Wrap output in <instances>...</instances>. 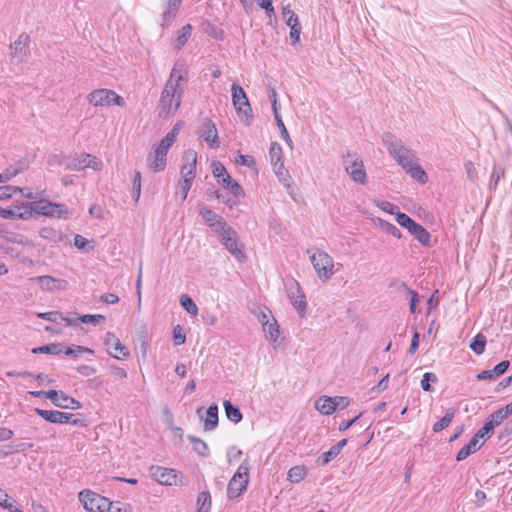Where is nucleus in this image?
Instances as JSON below:
<instances>
[{"label": "nucleus", "mask_w": 512, "mask_h": 512, "mask_svg": "<svg viewBox=\"0 0 512 512\" xmlns=\"http://www.w3.org/2000/svg\"><path fill=\"white\" fill-rule=\"evenodd\" d=\"M505 419H507V417H504V414L500 409L493 412L488 418L495 427L499 426Z\"/></svg>", "instance_id": "nucleus-60"}, {"label": "nucleus", "mask_w": 512, "mask_h": 512, "mask_svg": "<svg viewBox=\"0 0 512 512\" xmlns=\"http://www.w3.org/2000/svg\"><path fill=\"white\" fill-rule=\"evenodd\" d=\"M510 366V362L508 360H503L501 361L500 363H498L494 368H493V372H494V375L496 377L498 376H501L502 374H504L507 369L509 368Z\"/></svg>", "instance_id": "nucleus-62"}, {"label": "nucleus", "mask_w": 512, "mask_h": 512, "mask_svg": "<svg viewBox=\"0 0 512 512\" xmlns=\"http://www.w3.org/2000/svg\"><path fill=\"white\" fill-rule=\"evenodd\" d=\"M35 412L44 420L55 423V424H66L71 423L73 425H77L80 423V420L74 418V415L71 413L61 412L58 410H44L40 408H35Z\"/></svg>", "instance_id": "nucleus-13"}, {"label": "nucleus", "mask_w": 512, "mask_h": 512, "mask_svg": "<svg viewBox=\"0 0 512 512\" xmlns=\"http://www.w3.org/2000/svg\"><path fill=\"white\" fill-rule=\"evenodd\" d=\"M485 346H486V337L482 333H478L474 337L472 343L470 344L471 350L477 355H481L484 353Z\"/></svg>", "instance_id": "nucleus-40"}, {"label": "nucleus", "mask_w": 512, "mask_h": 512, "mask_svg": "<svg viewBox=\"0 0 512 512\" xmlns=\"http://www.w3.org/2000/svg\"><path fill=\"white\" fill-rule=\"evenodd\" d=\"M152 475L162 485L176 484L177 474L174 469L163 467H152Z\"/></svg>", "instance_id": "nucleus-23"}, {"label": "nucleus", "mask_w": 512, "mask_h": 512, "mask_svg": "<svg viewBox=\"0 0 512 512\" xmlns=\"http://www.w3.org/2000/svg\"><path fill=\"white\" fill-rule=\"evenodd\" d=\"M483 444L484 441L480 443L479 440L473 436L470 441L459 450L456 455V460L459 462L465 460L472 453L478 451Z\"/></svg>", "instance_id": "nucleus-25"}, {"label": "nucleus", "mask_w": 512, "mask_h": 512, "mask_svg": "<svg viewBox=\"0 0 512 512\" xmlns=\"http://www.w3.org/2000/svg\"><path fill=\"white\" fill-rule=\"evenodd\" d=\"M287 297L290 299L291 304L298 311L300 316H304L307 309L306 296L303 293L300 284L293 278L285 282Z\"/></svg>", "instance_id": "nucleus-9"}, {"label": "nucleus", "mask_w": 512, "mask_h": 512, "mask_svg": "<svg viewBox=\"0 0 512 512\" xmlns=\"http://www.w3.org/2000/svg\"><path fill=\"white\" fill-rule=\"evenodd\" d=\"M339 453L331 446L330 449L324 452L317 460L321 466L327 465L331 460L335 459Z\"/></svg>", "instance_id": "nucleus-49"}, {"label": "nucleus", "mask_w": 512, "mask_h": 512, "mask_svg": "<svg viewBox=\"0 0 512 512\" xmlns=\"http://www.w3.org/2000/svg\"><path fill=\"white\" fill-rule=\"evenodd\" d=\"M133 192L135 195V200L138 201L141 193V173L139 171H137L134 175Z\"/></svg>", "instance_id": "nucleus-59"}, {"label": "nucleus", "mask_w": 512, "mask_h": 512, "mask_svg": "<svg viewBox=\"0 0 512 512\" xmlns=\"http://www.w3.org/2000/svg\"><path fill=\"white\" fill-rule=\"evenodd\" d=\"M380 228L387 234H390L396 238H401V231L392 223L380 220L379 222Z\"/></svg>", "instance_id": "nucleus-44"}, {"label": "nucleus", "mask_w": 512, "mask_h": 512, "mask_svg": "<svg viewBox=\"0 0 512 512\" xmlns=\"http://www.w3.org/2000/svg\"><path fill=\"white\" fill-rule=\"evenodd\" d=\"M0 217L3 219L27 220L30 218V212L28 210L20 211L17 206H15L14 209H5L0 207Z\"/></svg>", "instance_id": "nucleus-29"}, {"label": "nucleus", "mask_w": 512, "mask_h": 512, "mask_svg": "<svg viewBox=\"0 0 512 512\" xmlns=\"http://www.w3.org/2000/svg\"><path fill=\"white\" fill-rule=\"evenodd\" d=\"M454 415H455V410L453 408H449L447 411H446V414L436 423H434L433 425V431L435 433H438L440 431H442L443 429L447 428L453 418H454Z\"/></svg>", "instance_id": "nucleus-37"}, {"label": "nucleus", "mask_w": 512, "mask_h": 512, "mask_svg": "<svg viewBox=\"0 0 512 512\" xmlns=\"http://www.w3.org/2000/svg\"><path fill=\"white\" fill-rule=\"evenodd\" d=\"M269 157L273 167H277V165H280V168H283L282 148L278 143L273 142L271 144L269 149Z\"/></svg>", "instance_id": "nucleus-35"}, {"label": "nucleus", "mask_w": 512, "mask_h": 512, "mask_svg": "<svg viewBox=\"0 0 512 512\" xmlns=\"http://www.w3.org/2000/svg\"><path fill=\"white\" fill-rule=\"evenodd\" d=\"M184 164L181 167V177L183 181L193 183L196 176V163L197 153L196 151L189 149L185 151L183 155Z\"/></svg>", "instance_id": "nucleus-17"}, {"label": "nucleus", "mask_w": 512, "mask_h": 512, "mask_svg": "<svg viewBox=\"0 0 512 512\" xmlns=\"http://www.w3.org/2000/svg\"><path fill=\"white\" fill-rule=\"evenodd\" d=\"M173 339L175 345H182L186 341V335L183 332V328L180 325H177L173 329Z\"/></svg>", "instance_id": "nucleus-53"}, {"label": "nucleus", "mask_w": 512, "mask_h": 512, "mask_svg": "<svg viewBox=\"0 0 512 512\" xmlns=\"http://www.w3.org/2000/svg\"><path fill=\"white\" fill-rule=\"evenodd\" d=\"M219 184L223 185L236 197L242 196L244 194L243 189L239 183L233 180L230 175H226V177L222 178V181Z\"/></svg>", "instance_id": "nucleus-36"}, {"label": "nucleus", "mask_w": 512, "mask_h": 512, "mask_svg": "<svg viewBox=\"0 0 512 512\" xmlns=\"http://www.w3.org/2000/svg\"><path fill=\"white\" fill-rule=\"evenodd\" d=\"M218 425V406L212 404L206 411V418L204 420V430L211 431Z\"/></svg>", "instance_id": "nucleus-28"}, {"label": "nucleus", "mask_w": 512, "mask_h": 512, "mask_svg": "<svg viewBox=\"0 0 512 512\" xmlns=\"http://www.w3.org/2000/svg\"><path fill=\"white\" fill-rule=\"evenodd\" d=\"M437 381H438V378H437L436 374H434L432 372H426L423 375V378L421 380V387L424 391L430 392L433 390L432 386L430 385V382L436 383Z\"/></svg>", "instance_id": "nucleus-47"}, {"label": "nucleus", "mask_w": 512, "mask_h": 512, "mask_svg": "<svg viewBox=\"0 0 512 512\" xmlns=\"http://www.w3.org/2000/svg\"><path fill=\"white\" fill-rule=\"evenodd\" d=\"M221 238L222 244L225 248L240 262L243 263L247 260V256L243 249L238 246V236L236 231L228 226L218 234Z\"/></svg>", "instance_id": "nucleus-10"}, {"label": "nucleus", "mask_w": 512, "mask_h": 512, "mask_svg": "<svg viewBox=\"0 0 512 512\" xmlns=\"http://www.w3.org/2000/svg\"><path fill=\"white\" fill-rule=\"evenodd\" d=\"M53 207L59 208L57 203H52L45 200L34 201L17 206L18 210L20 211L28 210L30 212V217L32 216L33 212L43 216H53V212L50 210L53 209Z\"/></svg>", "instance_id": "nucleus-19"}, {"label": "nucleus", "mask_w": 512, "mask_h": 512, "mask_svg": "<svg viewBox=\"0 0 512 512\" xmlns=\"http://www.w3.org/2000/svg\"><path fill=\"white\" fill-rule=\"evenodd\" d=\"M182 1L183 0H164L161 14V27L165 28L171 25L177 16Z\"/></svg>", "instance_id": "nucleus-20"}, {"label": "nucleus", "mask_w": 512, "mask_h": 512, "mask_svg": "<svg viewBox=\"0 0 512 512\" xmlns=\"http://www.w3.org/2000/svg\"><path fill=\"white\" fill-rule=\"evenodd\" d=\"M196 506V512H210L212 506V498L209 491H202L199 493Z\"/></svg>", "instance_id": "nucleus-31"}, {"label": "nucleus", "mask_w": 512, "mask_h": 512, "mask_svg": "<svg viewBox=\"0 0 512 512\" xmlns=\"http://www.w3.org/2000/svg\"><path fill=\"white\" fill-rule=\"evenodd\" d=\"M102 162L95 156L88 153H81L73 157L67 163V168L74 171H80L85 168H92L94 171L102 169Z\"/></svg>", "instance_id": "nucleus-12"}, {"label": "nucleus", "mask_w": 512, "mask_h": 512, "mask_svg": "<svg viewBox=\"0 0 512 512\" xmlns=\"http://www.w3.org/2000/svg\"><path fill=\"white\" fill-rule=\"evenodd\" d=\"M23 192V189L16 186H1L0 187V200L10 199L14 194Z\"/></svg>", "instance_id": "nucleus-46"}, {"label": "nucleus", "mask_w": 512, "mask_h": 512, "mask_svg": "<svg viewBox=\"0 0 512 512\" xmlns=\"http://www.w3.org/2000/svg\"><path fill=\"white\" fill-rule=\"evenodd\" d=\"M61 352H62V345L58 344V343H51V344L43 345V346L36 347V348L32 349V353H34V354L45 353V354L57 355V354H60Z\"/></svg>", "instance_id": "nucleus-39"}, {"label": "nucleus", "mask_w": 512, "mask_h": 512, "mask_svg": "<svg viewBox=\"0 0 512 512\" xmlns=\"http://www.w3.org/2000/svg\"><path fill=\"white\" fill-rule=\"evenodd\" d=\"M282 15L285 23L288 26L291 27L293 24H300L298 16L289 7L283 8Z\"/></svg>", "instance_id": "nucleus-48"}, {"label": "nucleus", "mask_w": 512, "mask_h": 512, "mask_svg": "<svg viewBox=\"0 0 512 512\" xmlns=\"http://www.w3.org/2000/svg\"><path fill=\"white\" fill-rule=\"evenodd\" d=\"M18 175L17 170H13L10 166H8L3 173H0V183H6L10 181L12 178Z\"/></svg>", "instance_id": "nucleus-57"}, {"label": "nucleus", "mask_w": 512, "mask_h": 512, "mask_svg": "<svg viewBox=\"0 0 512 512\" xmlns=\"http://www.w3.org/2000/svg\"><path fill=\"white\" fill-rule=\"evenodd\" d=\"M256 1L261 8L265 9L266 14L269 18H271L272 16L275 15V10L272 5V0H256Z\"/></svg>", "instance_id": "nucleus-58"}, {"label": "nucleus", "mask_w": 512, "mask_h": 512, "mask_svg": "<svg viewBox=\"0 0 512 512\" xmlns=\"http://www.w3.org/2000/svg\"><path fill=\"white\" fill-rule=\"evenodd\" d=\"M310 261L319 279L328 281L334 275L333 258L325 251L316 249L310 256Z\"/></svg>", "instance_id": "nucleus-3"}, {"label": "nucleus", "mask_w": 512, "mask_h": 512, "mask_svg": "<svg viewBox=\"0 0 512 512\" xmlns=\"http://www.w3.org/2000/svg\"><path fill=\"white\" fill-rule=\"evenodd\" d=\"M406 226V229L424 246L429 245L430 243V234L429 232L420 224L416 223L413 219Z\"/></svg>", "instance_id": "nucleus-24"}, {"label": "nucleus", "mask_w": 512, "mask_h": 512, "mask_svg": "<svg viewBox=\"0 0 512 512\" xmlns=\"http://www.w3.org/2000/svg\"><path fill=\"white\" fill-rule=\"evenodd\" d=\"M307 475V468L304 465H297L289 469L287 479L291 483H299Z\"/></svg>", "instance_id": "nucleus-32"}, {"label": "nucleus", "mask_w": 512, "mask_h": 512, "mask_svg": "<svg viewBox=\"0 0 512 512\" xmlns=\"http://www.w3.org/2000/svg\"><path fill=\"white\" fill-rule=\"evenodd\" d=\"M223 406H224L225 414H226V417L228 418V420H230L236 424L242 421V419H243L242 413L240 412L238 407L234 406L231 403L230 400H225L223 402Z\"/></svg>", "instance_id": "nucleus-30"}, {"label": "nucleus", "mask_w": 512, "mask_h": 512, "mask_svg": "<svg viewBox=\"0 0 512 512\" xmlns=\"http://www.w3.org/2000/svg\"><path fill=\"white\" fill-rule=\"evenodd\" d=\"M504 175L505 169L500 165H494L489 182L490 189H496L499 181L504 177Z\"/></svg>", "instance_id": "nucleus-43"}, {"label": "nucleus", "mask_w": 512, "mask_h": 512, "mask_svg": "<svg viewBox=\"0 0 512 512\" xmlns=\"http://www.w3.org/2000/svg\"><path fill=\"white\" fill-rule=\"evenodd\" d=\"M179 131L180 126L179 124H176L157 145L166 151H169L170 147L176 141V137L179 134Z\"/></svg>", "instance_id": "nucleus-33"}, {"label": "nucleus", "mask_w": 512, "mask_h": 512, "mask_svg": "<svg viewBox=\"0 0 512 512\" xmlns=\"http://www.w3.org/2000/svg\"><path fill=\"white\" fill-rule=\"evenodd\" d=\"M79 500L85 510L89 512H105L112 508V502L100 494L91 490H83L79 493Z\"/></svg>", "instance_id": "nucleus-8"}, {"label": "nucleus", "mask_w": 512, "mask_h": 512, "mask_svg": "<svg viewBox=\"0 0 512 512\" xmlns=\"http://www.w3.org/2000/svg\"><path fill=\"white\" fill-rule=\"evenodd\" d=\"M200 136L208 143L211 148H218L220 146V141L218 137V132L215 124L206 119L200 131Z\"/></svg>", "instance_id": "nucleus-22"}, {"label": "nucleus", "mask_w": 512, "mask_h": 512, "mask_svg": "<svg viewBox=\"0 0 512 512\" xmlns=\"http://www.w3.org/2000/svg\"><path fill=\"white\" fill-rule=\"evenodd\" d=\"M79 321H81L82 323H90V324H93V325H97L101 322H104L105 321V316L103 315H89V314H86V315H82V316H79L77 318Z\"/></svg>", "instance_id": "nucleus-50"}, {"label": "nucleus", "mask_w": 512, "mask_h": 512, "mask_svg": "<svg viewBox=\"0 0 512 512\" xmlns=\"http://www.w3.org/2000/svg\"><path fill=\"white\" fill-rule=\"evenodd\" d=\"M382 141L389 154L412 178L423 184L427 182L428 176L417 164L416 154L412 149L403 145L402 141L390 132L382 135Z\"/></svg>", "instance_id": "nucleus-1"}, {"label": "nucleus", "mask_w": 512, "mask_h": 512, "mask_svg": "<svg viewBox=\"0 0 512 512\" xmlns=\"http://www.w3.org/2000/svg\"><path fill=\"white\" fill-rule=\"evenodd\" d=\"M168 151L161 148L157 144L147 155V166L153 172H161L167 166Z\"/></svg>", "instance_id": "nucleus-14"}, {"label": "nucleus", "mask_w": 512, "mask_h": 512, "mask_svg": "<svg viewBox=\"0 0 512 512\" xmlns=\"http://www.w3.org/2000/svg\"><path fill=\"white\" fill-rule=\"evenodd\" d=\"M199 214L202 216L205 223L217 234L227 229L229 226L222 216L216 214L206 206H199Z\"/></svg>", "instance_id": "nucleus-15"}, {"label": "nucleus", "mask_w": 512, "mask_h": 512, "mask_svg": "<svg viewBox=\"0 0 512 512\" xmlns=\"http://www.w3.org/2000/svg\"><path fill=\"white\" fill-rule=\"evenodd\" d=\"M180 304L192 316L198 315V307L190 296L186 294L181 295Z\"/></svg>", "instance_id": "nucleus-41"}, {"label": "nucleus", "mask_w": 512, "mask_h": 512, "mask_svg": "<svg viewBox=\"0 0 512 512\" xmlns=\"http://www.w3.org/2000/svg\"><path fill=\"white\" fill-rule=\"evenodd\" d=\"M47 399L51 400L52 403L62 409H79L82 407L81 403L66 395L63 391L48 390Z\"/></svg>", "instance_id": "nucleus-16"}, {"label": "nucleus", "mask_w": 512, "mask_h": 512, "mask_svg": "<svg viewBox=\"0 0 512 512\" xmlns=\"http://www.w3.org/2000/svg\"><path fill=\"white\" fill-rule=\"evenodd\" d=\"M15 501L11 499V497L0 488V506L4 509L12 510L13 503Z\"/></svg>", "instance_id": "nucleus-54"}, {"label": "nucleus", "mask_w": 512, "mask_h": 512, "mask_svg": "<svg viewBox=\"0 0 512 512\" xmlns=\"http://www.w3.org/2000/svg\"><path fill=\"white\" fill-rule=\"evenodd\" d=\"M87 101L94 107L110 106L112 104L123 107L125 105L123 97L115 91L106 88L95 89L90 92L87 95Z\"/></svg>", "instance_id": "nucleus-6"}, {"label": "nucleus", "mask_w": 512, "mask_h": 512, "mask_svg": "<svg viewBox=\"0 0 512 512\" xmlns=\"http://www.w3.org/2000/svg\"><path fill=\"white\" fill-rule=\"evenodd\" d=\"M83 352H86V353H89V354H93L94 353V351L92 349L87 348V347H83V346H76L75 349L67 348L64 353L66 355H69V356L78 357Z\"/></svg>", "instance_id": "nucleus-55"}, {"label": "nucleus", "mask_w": 512, "mask_h": 512, "mask_svg": "<svg viewBox=\"0 0 512 512\" xmlns=\"http://www.w3.org/2000/svg\"><path fill=\"white\" fill-rule=\"evenodd\" d=\"M249 469V461L245 459L228 483L227 495L230 499L240 496L246 490L249 480Z\"/></svg>", "instance_id": "nucleus-4"}, {"label": "nucleus", "mask_w": 512, "mask_h": 512, "mask_svg": "<svg viewBox=\"0 0 512 512\" xmlns=\"http://www.w3.org/2000/svg\"><path fill=\"white\" fill-rule=\"evenodd\" d=\"M184 89L173 88L172 84H165L158 104V115L169 118L177 112L181 105Z\"/></svg>", "instance_id": "nucleus-2"}, {"label": "nucleus", "mask_w": 512, "mask_h": 512, "mask_svg": "<svg viewBox=\"0 0 512 512\" xmlns=\"http://www.w3.org/2000/svg\"><path fill=\"white\" fill-rule=\"evenodd\" d=\"M333 402L335 403V410H336L337 408H340V409L346 408L349 405L350 400L348 397L335 396V397H333Z\"/></svg>", "instance_id": "nucleus-63"}, {"label": "nucleus", "mask_w": 512, "mask_h": 512, "mask_svg": "<svg viewBox=\"0 0 512 512\" xmlns=\"http://www.w3.org/2000/svg\"><path fill=\"white\" fill-rule=\"evenodd\" d=\"M236 163L249 168H256V161L254 157L251 155L239 154L236 159Z\"/></svg>", "instance_id": "nucleus-51"}, {"label": "nucleus", "mask_w": 512, "mask_h": 512, "mask_svg": "<svg viewBox=\"0 0 512 512\" xmlns=\"http://www.w3.org/2000/svg\"><path fill=\"white\" fill-rule=\"evenodd\" d=\"M30 36L21 33L18 38L9 46V56L12 62H23L29 54Z\"/></svg>", "instance_id": "nucleus-11"}, {"label": "nucleus", "mask_w": 512, "mask_h": 512, "mask_svg": "<svg viewBox=\"0 0 512 512\" xmlns=\"http://www.w3.org/2000/svg\"><path fill=\"white\" fill-rule=\"evenodd\" d=\"M32 447H33L32 443H21V444L17 445L14 449H12V446L9 445V446H7V448H9L8 450H5V451L2 450V456L6 457L12 453L24 451V450H26L28 448H32Z\"/></svg>", "instance_id": "nucleus-56"}, {"label": "nucleus", "mask_w": 512, "mask_h": 512, "mask_svg": "<svg viewBox=\"0 0 512 512\" xmlns=\"http://www.w3.org/2000/svg\"><path fill=\"white\" fill-rule=\"evenodd\" d=\"M89 214L97 219H103V208L98 204H93L89 209Z\"/></svg>", "instance_id": "nucleus-64"}, {"label": "nucleus", "mask_w": 512, "mask_h": 512, "mask_svg": "<svg viewBox=\"0 0 512 512\" xmlns=\"http://www.w3.org/2000/svg\"><path fill=\"white\" fill-rule=\"evenodd\" d=\"M213 175L215 178H217L218 183L222 181V178L226 177V175H229L226 171V168L224 165L220 162H213Z\"/></svg>", "instance_id": "nucleus-52"}, {"label": "nucleus", "mask_w": 512, "mask_h": 512, "mask_svg": "<svg viewBox=\"0 0 512 512\" xmlns=\"http://www.w3.org/2000/svg\"><path fill=\"white\" fill-rule=\"evenodd\" d=\"M494 425L492 424V422H490L489 420L486 421V423L484 424V426L482 428H480L478 430V432L474 435L479 441L480 439H483V441H485V439L489 438L493 432V429H494Z\"/></svg>", "instance_id": "nucleus-45"}, {"label": "nucleus", "mask_w": 512, "mask_h": 512, "mask_svg": "<svg viewBox=\"0 0 512 512\" xmlns=\"http://www.w3.org/2000/svg\"><path fill=\"white\" fill-rule=\"evenodd\" d=\"M104 344L108 349V353L116 359H125L129 356V351L126 346H124L119 338L112 332L106 333Z\"/></svg>", "instance_id": "nucleus-18"}, {"label": "nucleus", "mask_w": 512, "mask_h": 512, "mask_svg": "<svg viewBox=\"0 0 512 512\" xmlns=\"http://www.w3.org/2000/svg\"><path fill=\"white\" fill-rule=\"evenodd\" d=\"M290 28V39L292 40V45H295L300 40L301 25L293 24Z\"/></svg>", "instance_id": "nucleus-61"}, {"label": "nucleus", "mask_w": 512, "mask_h": 512, "mask_svg": "<svg viewBox=\"0 0 512 512\" xmlns=\"http://www.w3.org/2000/svg\"><path fill=\"white\" fill-rule=\"evenodd\" d=\"M188 440L193 444V449L197 454L200 456L209 455L208 445L202 439L189 435Z\"/></svg>", "instance_id": "nucleus-38"}, {"label": "nucleus", "mask_w": 512, "mask_h": 512, "mask_svg": "<svg viewBox=\"0 0 512 512\" xmlns=\"http://www.w3.org/2000/svg\"><path fill=\"white\" fill-rule=\"evenodd\" d=\"M34 280H36L42 290L44 291H60L65 290L68 287V282L64 279H57L50 275L38 276Z\"/></svg>", "instance_id": "nucleus-21"}, {"label": "nucleus", "mask_w": 512, "mask_h": 512, "mask_svg": "<svg viewBox=\"0 0 512 512\" xmlns=\"http://www.w3.org/2000/svg\"><path fill=\"white\" fill-rule=\"evenodd\" d=\"M315 408L323 415H330L335 412L333 397L321 396L315 402Z\"/></svg>", "instance_id": "nucleus-27"}, {"label": "nucleus", "mask_w": 512, "mask_h": 512, "mask_svg": "<svg viewBox=\"0 0 512 512\" xmlns=\"http://www.w3.org/2000/svg\"><path fill=\"white\" fill-rule=\"evenodd\" d=\"M231 91L232 103L237 112L238 117L241 119V121L245 122L246 124H249L253 116L252 109L245 91L240 85L236 83L232 84Z\"/></svg>", "instance_id": "nucleus-5"}, {"label": "nucleus", "mask_w": 512, "mask_h": 512, "mask_svg": "<svg viewBox=\"0 0 512 512\" xmlns=\"http://www.w3.org/2000/svg\"><path fill=\"white\" fill-rule=\"evenodd\" d=\"M263 330L265 332V338L269 342L274 343L279 338V325L273 316H271V320H265Z\"/></svg>", "instance_id": "nucleus-26"}, {"label": "nucleus", "mask_w": 512, "mask_h": 512, "mask_svg": "<svg viewBox=\"0 0 512 512\" xmlns=\"http://www.w3.org/2000/svg\"><path fill=\"white\" fill-rule=\"evenodd\" d=\"M182 80H183V75L181 74V70L178 69V64L176 63L174 65V67L172 68L170 76L165 84L171 83L173 88L183 89V87L180 85V82Z\"/></svg>", "instance_id": "nucleus-42"}, {"label": "nucleus", "mask_w": 512, "mask_h": 512, "mask_svg": "<svg viewBox=\"0 0 512 512\" xmlns=\"http://www.w3.org/2000/svg\"><path fill=\"white\" fill-rule=\"evenodd\" d=\"M192 26L190 24L184 25L179 31L175 39V48L180 50L188 41L191 36Z\"/></svg>", "instance_id": "nucleus-34"}, {"label": "nucleus", "mask_w": 512, "mask_h": 512, "mask_svg": "<svg viewBox=\"0 0 512 512\" xmlns=\"http://www.w3.org/2000/svg\"><path fill=\"white\" fill-rule=\"evenodd\" d=\"M342 164L353 181L359 184L366 183L367 175L360 156L356 153L348 152L342 156Z\"/></svg>", "instance_id": "nucleus-7"}]
</instances>
